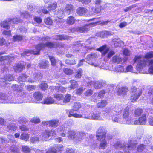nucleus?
Segmentation results:
<instances>
[{
    "instance_id": "nucleus-4",
    "label": "nucleus",
    "mask_w": 153,
    "mask_h": 153,
    "mask_svg": "<svg viewBox=\"0 0 153 153\" xmlns=\"http://www.w3.org/2000/svg\"><path fill=\"white\" fill-rule=\"evenodd\" d=\"M131 101L132 102H135L140 96L142 94L141 90L137 87L132 86L131 90Z\"/></svg>"
},
{
    "instance_id": "nucleus-51",
    "label": "nucleus",
    "mask_w": 153,
    "mask_h": 153,
    "mask_svg": "<svg viewBox=\"0 0 153 153\" xmlns=\"http://www.w3.org/2000/svg\"><path fill=\"white\" fill-rule=\"evenodd\" d=\"M4 79H4L5 82H6L7 81H11L13 80V76L10 74H7L6 76H4Z\"/></svg>"
},
{
    "instance_id": "nucleus-7",
    "label": "nucleus",
    "mask_w": 153,
    "mask_h": 153,
    "mask_svg": "<svg viewBox=\"0 0 153 153\" xmlns=\"http://www.w3.org/2000/svg\"><path fill=\"white\" fill-rule=\"evenodd\" d=\"M98 57L97 55L95 53L90 54L88 55L86 58V59L88 60L87 63L90 65L94 66V67H99L100 65V62H92L94 61Z\"/></svg>"
},
{
    "instance_id": "nucleus-58",
    "label": "nucleus",
    "mask_w": 153,
    "mask_h": 153,
    "mask_svg": "<svg viewBox=\"0 0 153 153\" xmlns=\"http://www.w3.org/2000/svg\"><path fill=\"white\" fill-rule=\"evenodd\" d=\"M133 67L131 65H129L126 67L125 69V72H134L133 70Z\"/></svg>"
},
{
    "instance_id": "nucleus-43",
    "label": "nucleus",
    "mask_w": 153,
    "mask_h": 153,
    "mask_svg": "<svg viewBox=\"0 0 153 153\" xmlns=\"http://www.w3.org/2000/svg\"><path fill=\"white\" fill-rule=\"evenodd\" d=\"M7 128L9 131H14L16 129V127L14 123H11L10 124L7 126Z\"/></svg>"
},
{
    "instance_id": "nucleus-33",
    "label": "nucleus",
    "mask_w": 153,
    "mask_h": 153,
    "mask_svg": "<svg viewBox=\"0 0 153 153\" xmlns=\"http://www.w3.org/2000/svg\"><path fill=\"white\" fill-rule=\"evenodd\" d=\"M48 63V61L44 60L39 64V66L42 68H45L47 67Z\"/></svg>"
},
{
    "instance_id": "nucleus-53",
    "label": "nucleus",
    "mask_w": 153,
    "mask_h": 153,
    "mask_svg": "<svg viewBox=\"0 0 153 153\" xmlns=\"http://www.w3.org/2000/svg\"><path fill=\"white\" fill-rule=\"evenodd\" d=\"M11 152L13 153H19V150L16 146H12L10 149Z\"/></svg>"
},
{
    "instance_id": "nucleus-34",
    "label": "nucleus",
    "mask_w": 153,
    "mask_h": 153,
    "mask_svg": "<svg viewBox=\"0 0 153 153\" xmlns=\"http://www.w3.org/2000/svg\"><path fill=\"white\" fill-rule=\"evenodd\" d=\"M7 95L4 94L0 93V103H5Z\"/></svg>"
},
{
    "instance_id": "nucleus-46",
    "label": "nucleus",
    "mask_w": 153,
    "mask_h": 153,
    "mask_svg": "<svg viewBox=\"0 0 153 153\" xmlns=\"http://www.w3.org/2000/svg\"><path fill=\"white\" fill-rule=\"evenodd\" d=\"M81 107L80 104L78 102H76L74 103L73 106V110L75 111L78 110Z\"/></svg>"
},
{
    "instance_id": "nucleus-21",
    "label": "nucleus",
    "mask_w": 153,
    "mask_h": 153,
    "mask_svg": "<svg viewBox=\"0 0 153 153\" xmlns=\"http://www.w3.org/2000/svg\"><path fill=\"white\" fill-rule=\"evenodd\" d=\"M128 89L127 87H122L118 89L117 94L119 95L124 96L127 93Z\"/></svg>"
},
{
    "instance_id": "nucleus-57",
    "label": "nucleus",
    "mask_w": 153,
    "mask_h": 153,
    "mask_svg": "<svg viewBox=\"0 0 153 153\" xmlns=\"http://www.w3.org/2000/svg\"><path fill=\"white\" fill-rule=\"evenodd\" d=\"M68 37L66 36H62L61 35H56L55 36V39H59L63 40L67 39Z\"/></svg>"
},
{
    "instance_id": "nucleus-54",
    "label": "nucleus",
    "mask_w": 153,
    "mask_h": 153,
    "mask_svg": "<svg viewBox=\"0 0 153 153\" xmlns=\"http://www.w3.org/2000/svg\"><path fill=\"white\" fill-rule=\"evenodd\" d=\"M19 122L20 123L22 122V125L20 126V129H21V131H24L27 130V128L24 125V124L25 123V121L22 120L21 121H19Z\"/></svg>"
},
{
    "instance_id": "nucleus-36",
    "label": "nucleus",
    "mask_w": 153,
    "mask_h": 153,
    "mask_svg": "<svg viewBox=\"0 0 153 153\" xmlns=\"http://www.w3.org/2000/svg\"><path fill=\"white\" fill-rule=\"evenodd\" d=\"M34 76L33 79H29L27 80L28 81L31 82H34L35 81L39 80L40 79L39 78V77H40V76L39 74L36 73L34 74Z\"/></svg>"
},
{
    "instance_id": "nucleus-64",
    "label": "nucleus",
    "mask_w": 153,
    "mask_h": 153,
    "mask_svg": "<svg viewBox=\"0 0 153 153\" xmlns=\"http://www.w3.org/2000/svg\"><path fill=\"white\" fill-rule=\"evenodd\" d=\"M30 121L32 123L36 124L39 123L40 122V120L37 117H35L32 118L30 120Z\"/></svg>"
},
{
    "instance_id": "nucleus-10",
    "label": "nucleus",
    "mask_w": 153,
    "mask_h": 153,
    "mask_svg": "<svg viewBox=\"0 0 153 153\" xmlns=\"http://www.w3.org/2000/svg\"><path fill=\"white\" fill-rule=\"evenodd\" d=\"M130 142L127 146H125V145H124V148H123V149L124 151V153H129L130 151L131 150H132L135 148L137 143L134 142L133 143L132 140H131Z\"/></svg>"
},
{
    "instance_id": "nucleus-29",
    "label": "nucleus",
    "mask_w": 153,
    "mask_h": 153,
    "mask_svg": "<svg viewBox=\"0 0 153 153\" xmlns=\"http://www.w3.org/2000/svg\"><path fill=\"white\" fill-rule=\"evenodd\" d=\"M107 101L105 100H101L97 104V107L99 108H102L106 105Z\"/></svg>"
},
{
    "instance_id": "nucleus-52",
    "label": "nucleus",
    "mask_w": 153,
    "mask_h": 153,
    "mask_svg": "<svg viewBox=\"0 0 153 153\" xmlns=\"http://www.w3.org/2000/svg\"><path fill=\"white\" fill-rule=\"evenodd\" d=\"M22 150L25 153H29L31 150V149L28 147L23 146L22 147Z\"/></svg>"
},
{
    "instance_id": "nucleus-15",
    "label": "nucleus",
    "mask_w": 153,
    "mask_h": 153,
    "mask_svg": "<svg viewBox=\"0 0 153 153\" xmlns=\"http://www.w3.org/2000/svg\"><path fill=\"white\" fill-rule=\"evenodd\" d=\"M146 122V115L145 114H143L141 117L139 118V120H137L135 121L133 124L135 125H144L145 124Z\"/></svg>"
},
{
    "instance_id": "nucleus-12",
    "label": "nucleus",
    "mask_w": 153,
    "mask_h": 153,
    "mask_svg": "<svg viewBox=\"0 0 153 153\" xmlns=\"http://www.w3.org/2000/svg\"><path fill=\"white\" fill-rule=\"evenodd\" d=\"M97 139L100 141H101L102 142L100 143V146L101 148L104 149L107 145V143L105 140V134H100L96 136Z\"/></svg>"
},
{
    "instance_id": "nucleus-17",
    "label": "nucleus",
    "mask_w": 153,
    "mask_h": 153,
    "mask_svg": "<svg viewBox=\"0 0 153 153\" xmlns=\"http://www.w3.org/2000/svg\"><path fill=\"white\" fill-rule=\"evenodd\" d=\"M89 85H93L94 87L96 89H98L101 88L103 85L104 83L102 81H97L95 82H89L88 83Z\"/></svg>"
},
{
    "instance_id": "nucleus-50",
    "label": "nucleus",
    "mask_w": 153,
    "mask_h": 153,
    "mask_svg": "<svg viewBox=\"0 0 153 153\" xmlns=\"http://www.w3.org/2000/svg\"><path fill=\"white\" fill-rule=\"evenodd\" d=\"M82 74V71L81 69H78L76 72L75 77L77 78H80Z\"/></svg>"
},
{
    "instance_id": "nucleus-37",
    "label": "nucleus",
    "mask_w": 153,
    "mask_h": 153,
    "mask_svg": "<svg viewBox=\"0 0 153 153\" xmlns=\"http://www.w3.org/2000/svg\"><path fill=\"white\" fill-rule=\"evenodd\" d=\"M33 96L37 100H42L43 97L42 94L39 92H35L33 94Z\"/></svg>"
},
{
    "instance_id": "nucleus-35",
    "label": "nucleus",
    "mask_w": 153,
    "mask_h": 153,
    "mask_svg": "<svg viewBox=\"0 0 153 153\" xmlns=\"http://www.w3.org/2000/svg\"><path fill=\"white\" fill-rule=\"evenodd\" d=\"M124 144H122L119 142H117L114 144V146L116 149L121 150L124 148Z\"/></svg>"
},
{
    "instance_id": "nucleus-38",
    "label": "nucleus",
    "mask_w": 153,
    "mask_h": 153,
    "mask_svg": "<svg viewBox=\"0 0 153 153\" xmlns=\"http://www.w3.org/2000/svg\"><path fill=\"white\" fill-rule=\"evenodd\" d=\"M73 7L72 5L71 4L67 5L66 6L65 11L67 13L69 14L70 13L73 11Z\"/></svg>"
},
{
    "instance_id": "nucleus-27",
    "label": "nucleus",
    "mask_w": 153,
    "mask_h": 153,
    "mask_svg": "<svg viewBox=\"0 0 153 153\" xmlns=\"http://www.w3.org/2000/svg\"><path fill=\"white\" fill-rule=\"evenodd\" d=\"M71 98V95L70 94H67L65 97L64 100L59 103V104L63 105L69 102Z\"/></svg>"
},
{
    "instance_id": "nucleus-47",
    "label": "nucleus",
    "mask_w": 153,
    "mask_h": 153,
    "mask_svg": "<svg viewBox=\"0 0 153 153\" xmlns=\"http://www.w3.org/2000/svg\"><path fill=\"white\" fill-rule=\"evenodd\" d=\"M114 71L117 72H125V69L123 66L119 65L115 67Z\"/></svg>"
},
{
    "instance_id": "nucleus-25",
    "label": "nucleus",
    "mask_w": 153,
    "mask_h": 153,
    "mask_svg": "<svg viewBox=\"0 0 153 153\" xmlns=\"http://www.w3.org/2000/svg\"><path fill=\"white\" fill-rule=\"evenodd\" d=\"M44 104L49 105L54 103L55 102L54 100L50 97H48L45 99L43 102Z\"/></svg>"
},
{
    "instance_id": "nucleus-13",
    "label": "nucleus",
    "mask_w": 153,
    "mask_h": 153,
    "mask_svg": "<svg viewBox=\"0 0 153 153\" xmlns=\"http://www.w3.org/2000/svg\"><path fill=\"white\" fill-rule=\"evenodd\" d=\"M109 91L108 89L101 90L98 93H95L93 96L92 97V98L94 99V100L95 102V101L97 99L103 97L105 93H108Z\"/></svg>"
},
{
    "instance_id": "nucleus-42",
    "label": "nucleus",
    "mask_w": 153,
    "mask_h": 153,
    "mask_svg": "<svg viewBox=\"0 0 153 153\" xmlns=\"http://www.w3.org/2000/svg\"><path fill=\"white\" fill-rule=\"evenodd\" d=\"M57 7V4L55 2L49 5L48 7V9L49 10H53L56 9Z\"/></svg>"
},
{
    "instance_id": "nucleus-5",
    "label": "nucleus",
    "mask_w": 153,
    "mask_h": 153,
    "mask_svg": "<svg viewBox=\"0 0 153 153\" xmlns=\"http://www.w3.org/2000/svg\"><path fill=\"white\" fill-rule=\"evenodd\" d=\"M97 50L101 52L102 55L105 56L108 59L110 58L115 54L114 51L112 50H110L105 45L97 49Z\"/></svg>"
},
{
    "instance_id": "nucleus-3",
    "label": "nucleus",
    "mask_w": 153,
    "mask_h": 153,
    "mask_svg": "<svg viewBox=\"0 0 153 153\" xmlns=\"http://www.w3.org/2000/svg\"><path fill=\"white\" fill-rule=\"evenodd\" d=\"M117 115H115L114 112L111 111L110 108H107L103 111V116L104 119L111 120L114 122L121 123L117 117L114 116Z\"/></svg>"
},
{
    "instance_id": "nucleus-59",
    "label": "nucleus",
    "mask_w": 153,
    "mask_h": 153,
    "mask_svg": "<svg viewBox=\"0 0 153 153\" xmlns=\"http://www.w3.org/2000/svg\"><path fill=\"white\" fill-rule=\"evenodd\" d=\"M85 88L80 87L76 90V93L77 95H80L83 91L85 90Z\"/></svg>"
},
{
    "instance_id": "nucleus-8",
    "label": "nucleus",
    "mask_w": 153,
    "mask_h": 153,
    "mask_svg": "<svg viewBox=\"0 0 153 153\" xmlns=\"http://www.w3.org/2000/svg\"><path fill=\"white\" fill-rule=\"evenodd\" d=\"M99 23V22L96 21L94 22L88 24H86L85 26L81 27L74 28L71 29V31L73 32L75 31H79L81 33L85 32L88 30L90 26H95L97 25V23Z\"/></svg>"
},
{
    "instance_id": "nucleus-45",
    "label": "nucleus",
    "mask_w": 153,
    "mask_h": 153,
    "mask_svg": "<svg viewBox=\"0 0 153 153\" xmlns=\"http://www.w3.org/2000/svg\"><path fill=\"white\" fill-rule=\"evenodd\" d=\"M28 77L24 74H22L21 76H19L18 78V80L19 82L21 83V82H22L27 81V79ZM21 84V83H20Z\"/></svg>"
},
{
    "instance_id": "nucleus-39",
    "label": "nucleus",
    "mask_w": 153,
    "mask_h": 153,
    "mask_svg": "<svg viewBox=\"0 0 153 153\" xmlns=\"http://www.w3.org/2000/svg\"><path fill=\"white\" fill-rule=\"evenodd\" d=\"M8 21L9 22H10V24L12 23L14 24L17 23L21 21L20 19H17L16 18L9 19H8Z\"/></svg>"
},
{
    "instance_id": "nucleus-1",
    "label": "nucleus",
    "mask_w": 153,
    "mask_h": 153,
    "mask_svg": "<svg viewBox=\"0 0 153 153\" xmlns=\"http://www.w3.org/2000/svg\"><path fill=\"white\" fill-rule=\"evenodd\" d=\"M153 51L148 52L143 56H136L134 60L137 63L136 68L140 73L153 74Z\"/></svg>"
},
{
    "instance_id": "nucleus-31",
    "label": "nucleus",
    "mask_w": 153,
    "mask_h": 153,
    "mask_svg": "<svg viewBox=\"0 0 153 153\" xmlns=\"http://www.w3.org/2000/svg\"><path fill=\"white\" fill-rule=\"evenodd\" d=\"M76 19L72 16H70L66 20L67 23L69 25H72L75 22Z\"/></svg>"
},
{
    "instance_id": "nucleus-23",
    "label": "nucleus",
    "mask_w": 153,
    "mask_h": 153,
    "mask_svg": "<svg viewBox=\"0 0 153 153\" xmlns=\"http://www.w3.org/2000/svg\"><path fill=\"white\" fill-rule=\"evenodd\" d=\"M69 138L75 140H80L82 137L80 134H69L68 136Z\"/></svg>"
},
{
    "instance_id": "nucleus-24",
    "label": "nucleus",
    "mask_w": 153,
    "mask_h": 153,
    "mask_svg": "<svg viewBox=\"0 0 153 153\" xmlns=\"http://www.w3.org/2000/svg\"><path fill=\"white\" fill-rule=\"evenodd\" d=\"M50 88L52 89L54 88L58 92H61L63 93H65L66 92V88L60 86H56L54 87L53 86H50Z\"/></svg>"
},
{
    "instance_id": "nucleus-48",
    "label": "nucleus",
    "mask_w": 153,
    "mask_h": 153,
    "mask_svg": "<svg viewBox=\"0 0 153 153\" xmlns=\"http://www.w3.org/2000/svg\"><path fill=\"white\" fill-rule=\"evenodd\" d=\"M10 44V43L8 41H6L5 39L2 38L0 39V45H5L7 46Z\"/></svg>"
},
{
    "instance_id": "nucleus-11",
    "label": "nucleus",
    "mask_w": 153,
    "mask_h": 153,
    "mask_svg": "<svg viewBox=\"0 0 153 153\" xmlns=\"http://www.w3.org/2000/svg\"><path fill=\"white\" fill-rule=\"evenodd\" d=\"M91 120H104V119L101 117V113L99 111H92L91 112Z\"/></svg>"
},
{
    "instance_id": "nucleus-40",
    "label": "nucleus",
    "mask_w": 153,
    "mask_h": 153,
    "mask_svg": "<svg viewBox=\"0 0 153 153\" xmlns=\"http://www.w3.org/2000/svg\"><path fill=\"white\" fill-rule=\"evenodd\" d=\"M71 85L69 88L70 89H74L77 87L78 86V84L77 82L74 80H71L70 81Z\"/></svg>"
},
{
    "instance_id": "nucleus-62",
    "label": "nucleus",
    "mask_w": 153,
    "mask_h": 153,
    "mask_svg": "<svg viewBox=\"0 0 153 153\" xmlns=\"http://www.w3.org/2000/svg\"><path fill=\"white\" fill-rule=\"evenodd\" d=\"M44 22L45 24L48 25H51L53 23L52 20L49 18H47L44 20Z\"/></svg>"
},
{
    "instance_id": "nucleus-28",
    "label": "nucleus",
    "mask_w": 153,
    "mask_h": 153,
    "mask_svg": "<svg viewBox=\"0 0 153 153\" xmlns=\"http://www.w3.org/2000/svg\"><path fill=\"white\" fill-rule=\"evenodd\" d=\"M108 129L105 127H100L97 130V134H106Z\"/></svg>"
},
{
    "instance_id": "nucleus-22",
    "label": "nucleus",
    "mask_w": 153,
    "mask_h": 153,
    "mask_svg": "<svg viewBox=\"0 0 153 153\" xmlns=\"http://www.w3.org/2000/svg\"><path fill=\"white\" fill-rule=\"evenodd\" d=\"M17 94L18 97L16 98V100H22L23 101V102H24V101L22 100V98H24L25 96V93L23 91L22 89H19L17 92Z\"/></svg>"
},
{
    "instance_id": "nucleus-19",
    "label": "nucleus",
    "mask_w": 153,
    "mask_h": 153,
    "mask_svg": "<svg viewBox=\"0 0 153 153\" xmlns=\"http://www.w3.org/2000/svg\"><path fill=\"white\" fill-rule=\"evenodd\" d=\"M88 10L83 7L78 8L76 10L77 13L80 16H86Z\"/></svg>"
},
{
    "instance_id": "nucleus-56",
    "label": "nucleus",
    "mask_w": 153,
    "mask_h": 153,
    "mask_svg": "<svg viewBox=\"0 0 153 153\" xmlns=\"http://www.w3.org/2000/svg\"><path fill=\"white\" fill-rule=\"evenodd\" d=\"M54 97L57 100L59 101V102H61V100L63 99V95L61 94H55L54 95Z\"/></svg>"
},
{
    "instance_id": "nucleus-2",
    "label": "nucleus",
    "mask_w": 153,
    "mask_h": 153,
    "mask_svg": "<svg viewBox=\"0 0 153 153\" xmlns=\"http://www.w3.org/2000/svg\"><path fill=\"white\" fill-rule=\"evenodd\" d=\"M54 46V45L50 42H48L45 44L42 43L39 44L36 46V51L33 50H28L25 51L24 53L22 54L21 56L23 57L25 55L29 56L30 54H33L35 55H39V54L40 51L45 47L52 48H53Z\"/></svg>"
},
{
    "instance_id": "nucleus-30",
    "label": "nucleus",
    "mask_w": 153,
    "mask_h": 153,
    "mask_svg": "<svg viewBox=\"0 0 153 153\" xmlns=\"http://www.w3.org/2000/svg\"><path fill=\"white\" fill-rule=\"evenodd\" d=\"M24 67V65H22L20 63H19L14 67V69L16 72H20L22 71Z\"/></svg>"
},
{
    "instance_id": "nucleus-55",
    "label": "nucleus",
    "mask_w": 153,
    "mask_h": 153,
    "mask_svg": "<svg viewBox=\"0 0 153 153\" xmlns=\"http://www.w3.org/2000/svg\"><path fill=\"white\" fill-rule=\"evenodd\" d=\"M143 112V110L141 109H137L134 112V114L135 116L138 117Z\"/></svg>"
},
{
    "instance_id": "nucleus-60",
    "label": "nucleus",
    "mask_w": 153,
    "mask_h": 153,
    "mask_svg": "<svg viewBox=\"0 0 153 153\" xmlns=\"http://www.w3.org/2000/svg\"><path fill=\"white\" fill-rule=\"evenodd\" d=\"M64 72L67 75H71L73 73V71L67 68L63 69Z\"/></svg>"
},
{
    "instance_id": "nucleus-44",
    "label": "nucleus",
    "mask_w": 153,
    "mask_h": 153,
    "mask_svg": "<svg viewBox=\"0 0 153 153\" xmlns=\"http://www.w3.org/2000/svg\"><path fill=\"white\" fill-rule=\"evenodd\" d=\"M113 41L114 42L115 46H120L121 44L123 43V41L120 39L115 38L113 40Z\"/></svg>"
},
{
    "instance_id": "nucleus-6",
    "label": "nucleus",
    "mask_w": 153,
    "mask_h": 153,
    "mask_svg": "<svg viewBox=\"0 0 153 153\" xmlns=\"http://www.w3.org/2000/svg\"><path fill=\"white\" fill-rule=\"evenodd\" d=\"M130 108L129 107H126L123 110V117L124 120L123 123L128 124H133L132 120L130 116Z\"/></svg>"
},
{
    "instance_id": "nucleus-61",
    "label": "nucleus",
    "mask_w": 153,
    "mask_h": 153,
    "mask_svg": "<svg viewBox=\"0 0 153 153\" xmlns=\"http://www.w3.org/2000/svg\"><path fill=\"white\" fill-rule=\"evenodd\" d=\"M22 39V36L19 35H16L13 36V41H21Z\"/></svg>"
},
{
    "instance_id": "nucleus-16",
    "label": "nucleus",
    "mask_w": 153,
    "mask_h": 153,
    "mask_svg": "<svg viewBox=\"0 0 153 153\" xmlns=\"http://www.w3.org/2000/svg\"><path fill=\"white\" fill-rule=\"evenodd\" d=\"M23 102V101L22 100H17L16 99L14 100L13 97L12 96H7V98L6 100L5 103H21Z\"/></svg>"
},
{
    "instance_id": "nucleus-20",
    "label": "nucleus",
    "mask_w": 153,
    "mask_h": 153,
    "mask_svg": "<svg viewBox=\"0 0 153 153\" xmlns=\"http://www.w3.org/2000/svg\"><path fill=\"white\" fill-rule=\"evenodd\" d=\"M112 35L111 33L110 32L106 31H102L96 33V36L101 38H105L106 37L108 36Z\"/></svg>"
},
{
    "instance_id": "nucleus-9",
    "label": "nucleus",
    "mask_w": 153,
    "mask_h": 153,
    "mask_svg": "<svg viewBox=\"0 0 153 153\" xmlns=\"http://www.w3.org/2000/svg\"><path fill=\"white\" fill-rule=\"evenodd\" d=\"M42 125L44 126H49L52 127L56 128L59 125V120H58L54 119L49 121L43 122Z\"/></svg>"
},
{
    "instance_id": "nucleus-49",
    "label": "nucleus",
    "mask_w": 153,
    "mask_h": 153,
    "mask_svg": "<svg viewBox=\"0 0 153 153\" xmlns=\"http://www.w3.org/2000/svg\"><path fill=\"white\" fill-rule=\"evenodd\" d=\"M82 118L91 119V112L89 113V112L87 111L84 112V113L82 114Z\"/></svg>"
},
{
    "instance_id": "nucleus-41",
    "label": "nucleus",
    "mask_w": 153,
    "mask_h": 153,
    "mask_svg": "<svg viewBox=\"0 0 153 153\" xmlns=\"http://www.w3.org/2000/svg\"><path fill=\"white\" fill-rule=\"evenodd\" d=\"M112 61L114 62L118 63L121 61L122 59L119 55H116L113 57Z\"/></svg>"
},
{
    "instance_id": "nucleus-63",
    "label": "nucleus",
    "mask_w": 153,
    "mask_h": 153,
    "mask_svg": "<svg viewBox=\"0 0 153 153\" xmlns=\"http://www.w3.org/2000/svg\"><path fill=\"white\" fill-rule=\"evenodd\" d=\"M147 120L150 125L153 126V117L152 115H150Z\"/></svg>"
},
{
    "instance_id": "nucleus-32",
    "label": "nucleus",
    "mask_w": 153,
    "mask_h": 153,
    "mask_svg": "<svg viewBox=\"0 0 153 153\" xmlns=\"http://www.w3.org/2000/svg\"><path fill=\"white\" fill-rule=\"evenodd\" d=\"M10 22L7 21H3L0 23V25L1 27H3L6 29H8L10 28Z\"/></svg>"
},
{
    "instance_id": "nucleus-14",
    "label": "nucleus",
    "mask_w": 153,
    "mask_h": 153,
    "mask_svg": "<svg viewBox=\"0 0 153 153\" xmlns=\"http://www.w3.org/2000/svg\"><path fill=\"white\" fill-rule=\"evenodd\" d=\"M123 106L122 105H117L114 108H110L111 111L115 113V115H118L120 114L122 110L123 109Z\"/></svg>"
},
{
    "instance_id": "nucleus-18",
    "label": "nucleus",
    "mask_w": 153,
    "mask_h": 153,
    "mask_svg": "<svg viewBox=\"0 0 153 153\" xmlns=\"http://www.w3.org/2000/svg\"><path fill=\"white\" fill-rule=\"evenodd\" d=\"M101 0H96L95 1V3L96 5L95 8L94 10V13H99L100 11L103 9V8L101 6Z\"/></svg>"
},
{
    "instance_id": "nucleus-26",
    "label": "nucleus",
    "mask_w": 153,
    "mask_h": 153,
    "mask_svg": "<svg viewBox=\"0 0 153 153\" xmlns=\"http://www.w3.org/2000/svg\"><path fill=\"white\" fill-rule=\"evenodd\" d=\"M63 146L61 144L57 145L55 146V148H52L51 151L54 152H57L62 151Z\"/></svg>"
}]
</instances>
